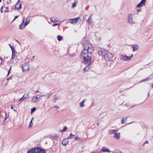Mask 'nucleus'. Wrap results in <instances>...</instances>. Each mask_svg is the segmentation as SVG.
Listing matches in <instances>:
<instances>
[{"mask_svg":"<svg viewBox=\"0 0 153 153\" xmlns=\"http://www.w3.org/2000/svg\"><path fill=\"white\" fill-rule=\"evenodd\" d=\"M5 9H8V7H5Z\"/></svg>","mask_w":153,"mask_h":153,"instance_id":"nucleus-54","label":"nucleus"},{"mask_svg":"<svg viewBox=\"0 0 153 153\" xmlns=\"http://www.w3.org/2000/svg\"><path fill=\"white\" fill-rule=\"evenodd\" d=\"M79 19L80 18L79 17H77L73 19H71L70 20V22L71 23L73 24L75 23H77Z\"/></svg>","mask_w":153,"mask_h":153,"instance_id":"nucleus-10","label":"nucleus"},{"mask_svg":"<svg viewBox=\"0 0 153 153\" xmlns=\"http://www.w3.org/2000/svg\"><path fill=\"white\" fill-rule=\"evenodd\" d=\"M54 108H58V109L59 108V107L57 106H54Z\"/></svg>","mask_w":153,"mask_h":153,"instance_id":"nucleus-46","label":"nucleus"},{"mask_svg":"<svg viewBox=\"0 0 153 153\" xmlns=\"http://www.w3.org/2000/svg\"><path fill=\"white\" fill-rule=\"evenodd\" d=\"M29 21V20H27V19L26 20V22H25V23L24 27H25L28 24Z\"/></svg>","mask_w":153,"mask_h":153,"instance_id":"nucleus-29","label":"nucleus"},{"mask_svg":"<svg viewBox=\"0 0 153 153\" xmlns=\"http://www.w3.org/2000/svg\"><path fill=\"white\" fill-rule=\"evenodd\" d=\"M62 37L60 35H58L57 36V39L59 41H60L62 40Z\"/></svg>","mask_w":153,"mask_h":153,"instance_id":"nucleus-25","label":"nucleus"},{"mask_svg":"<svg viewBox=\"0 0 153 153\" xmlns=\"http://www.w3.org/2000/svg\"><path fill=\"white\" fill-rule=\"evenodd\" d=\"M4 12H8L9 11L8 10H4Z\"/></svg>","mask_w":153,"mask_h":153,"instance_id":"nucleus-47","label":"nucleus"},{"mask_svg":"<svg viewBox=\"0 0 153 153\" xmlns=\"http://www.w3.org/2000/svg\"><path fill=\"white\" fill-rule=\"evenodd\" d=\"M124 120V118H123L122 119V120H121V123L122 124H123L124 123L123 122Z\"/></svg>","mask_w":153,"mask_h":153,"instance_id":"nucleus-41","label":"nucleus"},{"mask_svg":"<svg viewBox=\"0 0 153 153\" xmlns=\"http://www.w3.org/2000/svg\"><path fill=\"white\" fill-rule=\"evenodd\" d=\"M13 105H11V109H13Z\"/></svg>","mask_w":153,"mask_h":153,"instance_id":"nucleus-48","label":"nucleus"},{"mask_svg":"<svg viewBox=\"0 0 153 153\" xmlns=\"http://www.w3.org/2000/svg\"><path fill=\"white\" fill-rule=\"evenodd\" d=\"M101 152H109L110 151L109 149H106L105 147H103L101 150Z\"/></svg>","mask_w":153,"mask_h":153,"instance_id":"nucleus-17","label":"nucleus"},{"mask_svg":"<svg viewBox=\"0 0 153 153\" xmlns=\"http://www.w3.org/2000/svg\"><path fill=\"white\" fill-rule=\"evenodd\" d=\"M36 110V108L35 107L31 109V113H32L33 112H34Z\"/></svg>","mask_w":153,"mask_h":153,"instance_id":"nucleus-30","label":"nucleus"},{"mask_svg":"<svg viewBox=\"0 0 153 153\" xmlns=\"http://www.w3.org/2000/svg\"><path fill=\"white\" fill-rule=\"evenodd\" d=\"M2 8H3V6H2L1 7V9H0L1 12V13H2V12H3Z\"/></svg>","mask_w":153,"mask_h":153,"instance_id":"nucleus-43","label":"nucleus"},{"mask_svg":"<svg viewBox=\"0 0 153 153\" xmlns=\"http://www.w3.org/2000/svg\"><path fill=\"white\" fill-rule=\"evenodd\" d=\"M27 153H45L44 150L40 148H33L28 150Z\"/></svg>","mask_w":153,"mask_h":153,"instance_id":"nucleus-3","label":"nucleus"},{"mask_svg":"<svg viewBox=\"0 0 153 153\" xmlns=\"http://www.w3.org/2000/svg\"><path fill=\"white\" fill-rule=\"evenodd\" d=\"M51 96V93H48L47 95V98H49Z\"/></svg>","mask_w":153,"mask_h":153,"instance_id":"nucleus-33","label":"nucleus"},{"mask_svg":"<svg viewBox=\"0 0 153 153\" xmlns=\"http://www.w3.org/2000/svg\"><path fill=\"white\" fill-rule=\"evenodd\" d=\"M13 111L16 112H17V110L15 109H13Z\"/></svg>","mask_w":153,"mask_h":153,"instance_id":"nucleus-50","label":"nucleus"},{"mask_svg":"<svg viewBox=\"0 0 153 153\" xmlns=\"http://www.w3.org/2000/svg\"><path fill=\"white\" fill-rule=\"evenodd\" d=\"M120 59L125 61H129L130 60V57H128V56L124 55H121Z\"/></svg>","mask_w":153,"mask_h":153,"instance_id":"nucleus-8","label":"nucleus"},{"mask_svg":"<svg viewBox=\"0 0 153 153\" xmlns=\"http://www.w3.org/2000/svg\"><path fill=\"white\" fill-rule=\"evenodd\" d=\"M50 20L51 22H57V19L55 18L51 17L50 18Z\"/></svg>","mask_w":153,"mask_h":153,"instance_id":"nucleus-20","label":"nucleus"},{"mask_svg":"<svg viewBox=\"0 0 153 153\" xmlns=\"http://www.w3.org/2000/svg\"><path fill=\"white\" fill-rule=\"evenodd\" d=\"M85 9H86V10H88V8H87V7H86V8H85Z\"/></svg>","mask_w":153,"mask_h":153,"instance_id":"nucleus-55","label":"nucleus"},{"mask_svg":"<svg viewBox=\"0 0 153 153\" xmlns=\"http://www.w3.org/2000/svg\"><path fill=\"white\" fill-rule=\"evenodd\" d=\"M74 136V135L71 133L70 136L68 137L67 139H68L72 138Z\"/></svg>","mask_w":153,"mask_h":153,"instance_id":"nucleus-27","label":"nucleus"},{"mask_svg":"<svg viewBox=\"0 0 153 153\" xmlns=\"http://www.w3.org/2000/svg\"><path fill=\"white\" fill-rule=\"evenodd\" d=\"M117 131L116 130H110L108 131V133L110 134H114Z\"/></svg>","mask_w":153,"mask_h":153,"instance_id":"nucleus-19","label":"nucleus"},{"mask_svg":"<svg viewBox=\"0 0 153 153\" xmlns=\"http://www.w3.org/2000/svg\"><path fill=\"white\" fill-rule=\"evenodd\" d=\"M34 57H35V56H33V58H34Z\"/></svg>","mask_w":153,"mask_h":153,"instance_id":"nucleus-58","label":"nucleus"},{"mask_svg":"<svg viewBox=\"0 0 153 153\" xmlns=\"http://www.w3.org/2000/svg\"><path fill=\"white\" fill-rule=\"evenodd\" d=\"M5 115H6V113H5Z\"/></svg>","mask_w":153,"mask_h":153,"instance_id":"nucleus-61","label":"nucleus"},{"mask_svg":"<svg viewBox=\"0 0 153 153\" xmlns=\"http://www.w3.org/2000/svg\"><path fill=\"white\" fill-rule=\"evenodd\" d=\"M124 105L126 106L127 107H128V108H132L133 107H134V105H133V106H130L128 105V104H125Z\"/></svg>","mask_w":153,"mask_h":153,"instance_id":"nucleus-26","label":"nucleus"},{"mask_svg":"<svg viewBox=\"0 0 153 153\" xmlns=\"http://www.w3.org/2000/svg\"><path fill=\"white\" fill-rule=\"evenodd\" d=\"M76 0L75 1L74 3H73L72 5V7L73 8H74L76 6V4H77V1L76 2Z\"/></svg>","mask_w":153,"mask_h":153,"instance_id":"nucleus-24","label":"nucleus"},{"mask_svg":"<svg viewBox=\"0 0 153 153\" xmlns=\"http://www.w3.org/2000/svg\"><path fill=\"white\" fill-rule=\"evenodd\" d=\"M23 25L24 24H21V25L19 26V28L20 29H22L23 27Z\"/></svg>","mask_w":153,"mask_h":153,"instance_id":"nucleus-32","label":"nucleus"},{"mask_svg":"<svg viewBox=\"0 0 153 153\" xmlns=\"http://www.w3.org/2000/svg\"><path fill=\"white\" fill-rule=\"evenodd\" d=\"M39 98H40V99H41V97H45V95H39Z\"/></svg>","mask_w":153,"mask_h":153,"instance_id":"nucleus-40","label":"nucleus"},{"mask_svg":"<svg viewBox=\"0 0 153 153\" xmlns=\"http://www.w3.org/2000/svg\"><path fill=\"white\" fill-rule=\"evenodd\" d=\"M97 126H99V123H97Z\"/></svg>","mask_w":153,"mask_h":153,"instance_id":"nucleus-57","label":"nucleus"},{"mask_svg":"<svg viewBox=\"0 0 153 153\" xmlns=\"http://www.w3.org/2000/svg\"><path fill=\"white\" fill-rule=\"evenodd\" d=\"M127 118V117L125 118V119H124V121H126V120Z\"/></svg>","mask_w":153,"mask_h":153,"instance_id":"nucleus-51","label":"nucleus"},{"mask_svg":"<svg viewBox=\"0 0 153 153\" xmlns=\"http://www.w3.org/2000/svg\"><path fill=\"white\" fill-rule=\"evenodd\" d=\"M146 0H142L137 5V7H142L145 3Z\"/></svg>","mask_w":153,"mask_h":153,"instance_id":"nucleus-11","label":"nucleus"},{"mask_svg":"<svg viewBox=\"0 0 153 153\" xmlns=\"http://www.w3.org/2000/svg\"><path fill=\"white\" fill-rule=\"evenodd\" d=\"M90 153H96L95 151L91 152Z\"/></svg>","mask_w":153,"mask_h":153,"instance_id":"nucleus-52","label":"nucleus"},{"mask_svg":"<svg viewBox=\"0 0 153 153\" xmlns=\"http://www.w3.org/2000/svg\"><path fill=\"white\" fill-rule=\"evenodd\" d=\"M9 46L10 47V48H11H11H14L13 47L11 46V45H10V44H9Z\"/></svg>","mask_w":153,"mask_h":153,"instance_id":"nucleus-45","label":"nucleus"},{"mask_svg":"<svg viewBox=\"0 0 153 153\" xmlns=\"http://www.w3.org/2000/svg\"><path fill=\"white\" fill-rule=\"evenodd\" d=\"M59 25V24H58V23H56V24H54L53 25V27H55V26H58V25Z\"/></svg>","mask_w":153,"mask_h":153,"instance_id":"nucleus-37","label":"nucleus"},{"mask_svg":"<svg viewBox=\"0 0 153 153\" xmlns=\"http://www.w3.org/2000/svg\"><path fill=\"white\" fill-rule=\"evenodd\" d=\"M92 14H91L88 18V19L86 21L87 23L89 25H90L92 24V19L91 18V17L92 16Z\"/></svg>","mask_w":153,"mask_h":153,"instance_id":"nucleus-14","label":"nucleus"},{"mask_svg":"<svg viewBox=\"0 0 153 153\" xmlns=\"http://www.w3.org/2000/svg\"><path fill=\"white\" fill-rule=\"evenodd\" d=\"M19 15H18V16H16L15 17H14V19H13V20L12 21V22H13V21L16 19L17 18H18V17H19Z\"/></svg>","mask_w":153,"mask_h":153,"instance_id":"nucleus-39","label":"nucleus"},{"mask_svg":"<svg viewBox=\"0 0 153 153\" xmlns=\"http://www.w3.org/2000/svg\"><path fill=\"white\" fill-rule=\"evenodd\" d=\"M84 64L86 65H87L83 69V70L85 71H87L89 69L90 67H89V65L90 64L91 62H90V61H89V64H88L86 63H83Z\"/></svg>","mask_w":153,"mask_h":153,"instance_id":"nucleus-13","label":"nucleus"},{"mask_svg":"<svg viewBox=\"0 0 153 153\" xmlns=\"http://www.w3.org/2000/svg\"><path fill=\"white\" fill-rule=\"evenodd\" d=\"M1 0H0V2H1Z\"/></svg>","mask_w":153,"mask_h":153,"instance_id":"nucleus-62","label":"nucleus"},{"mask_svg":"<svg viewBox=\"0 0 153 153\" xmlns=\"http://www.w3.org/2000/svg\"><path fill=\"white\" fill-rule=\"evenodd\" d=\"M24 17H23V18L22 22L21 23V24H24V23L25 19H24Z\"/></svg>","mask_w":153,"mask_h":153,"instance_id":"nucleus-36","label":"nucleus"},{"mask_svg":"<svg viewBox=\"0 0 153 153\" xmlns=\"http://www.w3.org/2000/svg\"><path fill=\"white\" fill-rule=\"evenodd\" d=\"M11 50L12 51L11 59H13L15 57V50L14 48H11Z\"/></svg>","mask_w":153,"mask_h":153,"instance_id":"nucleus-18","label":"nucleus"},{"mask_svg":"<svg viewBox=\"0 0 153 153\" xmlns=\"http://www.w3.org/2000/svg\"><path fill=\"white\" fill-rule=\"evenodd\" d=\"M52 137L53 139L55 140H57L58 139V137L57 135L56 134H53L52 136Z\"/></svg>","mask_w":153,"mask_h":153,"instance_id":"nucleus-23","label":"nucleus"},{"mask_svg":"<svg viewBox=\"0 0 153 153\" xmlns=\"http://www.w3.org/2000/svg\"><path fill=\"white\" fill-rule=\"evenodd\" d=\"M133 14H129L128 16L127 22L130 25H132L134 23V22L133 19Z\"/></svg>","mask_w":153,"mask_h":153,"instance_id":"nucleus-5","label":"nucleus"},{"mask_svg":"<svg viewBox=\"0 0 153 153\" xmlns=\"http://www.w3.org/2000/svg\"><path fill=\"white\" fill-rule=\"evenodd\" d=\"M131 47L133 49V51L134 52L138 50L139 46L137 45H135L131 46Z\"/></svg>","mask_w":153,"mask_h":153,"instance_id":"nucleus-16","label":"nucleus"},{"mask_svg":"<svg viewBox=\"0 0 153 153\" xmlns=\"http://www.w3.org/2000/svg\"><path fill=\"white\" fill-rule=\"evenodd\" d=\"M80 139V138L78 137V136L76 135L74 139V140H75V141L77 140H79Z\"/></svg>","mask_w":153,"mask_h":153,"instance_id":"nucleus-31","label":"nucleus"},{"mask_svg":"<svg viewBox=\"0 0 153 153\" xmlns=\"http://www.w3.org/2000/svg\"><path fill=\"white\" fill-rule=\"evenodd\" d=\"M113 153H114V152H113Z\"/></svg>","mask_w":153,"mask_h":153,"instance_id":"nucleus-63","label":"nucleus"},{"mask_svg":"<svg viewBox=\"0 0 153 153\" xmlns=\"http://www.w3.org/2000/svg\"><path fill=\"white\" fill-rule=\"evenodd\" d=\"M19 2L20 0H18V2L15 5L16 8L18 11H19L22 8V4L21 3H19Z\"/></svg>","mask_w":153,"mask_h":153,"instance_id":"nucleus-9","label":"nucleus"},{"mask_svg":"<svg viewBox=\"0 0 153 153\" xmlns=\"http://www.w3.org/2000/svg\"><path fill=\"white\" fill-rule=\"evenodd\" d=\"M11 66H10V68H9V71H8V74H7V76L8 75V74H9V73L10 71L11 70Z\"/></svg>","mask_w":153,"mask_h":153,"instance_id":"nucleus-42","label":"nucleus"},{"mask_svg":"<svg viewBox=\"0 0 153 153\" xmlns=\"http://www.w3.org/2000/svg\"><path fill=\"white\" fill-rule=\"evenodd\" d=\"M36 92H37V93L39 92V91H38V90H37V91L35 92V93H36Z\"/></svg>","mask_w":153,"mask_h":153,"instance_id":"nucleus-53","label":"nucleus"},{"mask_svg":"<svg viewBox=\"0 0 153 153\" xmlns=\"http://www.w3.org/2000/svg\"><path fill=\"white\" fill-rule=\"evenodd\" d=\"M133 56V55L131 54V56H128V57H130V59H131V58Z\"/></svg>","mask_w":153,"mask_h":153,"instance_id":"nucleus-49","label":"nucleus"},{"mask_svg":"<svg viewBox=\"0 0 153 153\" xmlns=\"http://www.w3.org/2000/svg\"><path fill=\"white\" fill-rule=\"evenodd\" d=\"M67 129V128L66 126H65L64 127L63 129L61 131V132H64Z\"/></svg>","mask_w":153,"mask_h":153,"instance_id":"nucleus-28","label":"nucleus"},{"mask_svg":"<svg viewBox=\"0 0 153 153\" xmlns=\"http://www.w3.org/2000/svg\"><path fill=\"white\" fill-rule=\"evenodd\" d=\"M2 62V59L0 58V64Z\"/></svg>","mask_w":153,"mask_h":153,"instance_id":"nucleus-44","label":"nucleus"},{"mask_svg":"<svg viewBox=\"0 0 153 153\" xmlns=\"http://www.w3.org/2000/svg\"><path fill=\"white\" fill-rule=\"evenodd\" d=\"M148 143H149V142L148 141L146 140L143 143V145H144L146 143L148 144Z\"/></svg>","mask_w":153,"mask_h":153,"instance_id":"nucleus-38","label":"nucleus"},{"mask_svg":"<svg viewBox=\"0 0 153 153\" xmlns=\"http://www.w3.org/2000/svg\"><path fill=\"white\" fill-rule=\"evenodd\" d=\"M33 119V117L32 119H31V121H30V122L29 125V127H30L31 126V124L32 123V120Z\"/></svg>","mask_w":153,"mask_h":153,"instance_id":"nucleus-34","label":"nucleus"},{"mask_svg":"<svg viewBox=\"0 0 153 153\" xmlns=\"http://www.w3.org/2000/svg\"><path fill=\"white\" fill-rule=\"evenodd\" d=\"M114 153H121L120 151L119 150H115L114 151Z\"/></svg>","mask_w":153,"mask_h":153,"instance_id":"nucleus-35","label":"nucleus"},{"mask_svg":"<svg viewBox=\"0 0 153 153\" xmlns=\"http://www.w3.org/2000/svg\"><path fill=\"white\" fill-rule=\"evenodd\" d=\"M150 79L149 77H148L142 80H141V81H140V82H142L146 81H148V80H149Z\"/></svg>","mask_w":153,"mask_h":153,"instance_id":"nucleus-22","label":"nucleus"},{"mask_svg":"<svg viewBox=\"0 0 153 153\" xmlns=\"http://www.w3.org/2000/svg\"><path fill=\"white\" fill-rule=\"evenodd\" d=\"M152 88H153V83L152 84Z\"/></svg>","mask_w":153,"mask_h":153,"instance_id":"nucleus-56","label":"nucleus"},{"mask_svg":"<svg viewBox=\"0 0 153 153\" xmlns=\"http://www.w3.org/2000/svg\"><path fill=\"white\" fill-rule=\"evenodd\" d=\"M39 94L36 95V96H34L33 97L31 102L33 103H37L38 101L40 100L41 99L39 98Z\"/></svg>","mask_w":153,"mask_h":153,"instance_id":"nucleus-6","label":"nucleus"},{"mask_svg":"<svg viewBox=\"0 0 153 153\" xmlns=\"http://www.w3.org/2000/svg\"><path fill=\"white\" fill-rule=\"evenodd\" d=\"M85 102V100H84L82 101V102H80L79 103V106H80V107H83L84 106V103Z\"/></svg>","mask_w":153,"mask_h":153,"instance_id":"nucleus-21","label":"nucleus"},{"mask_svg":"<svg viewBox=\"0 0 153 153\" xmlns=\"http://www.w3.org/2000/svg\"><path fill=\"white\" fill-rule=\"evenodd\" d=\"M21 68L22 69V71H28L30 68V66L29 63L27 62L24 63L21 66Z\"/></svg>","mask_w":153,"mask_h":153,"instance_id":"nucleus-4","label":"nucleus"},{"mask_svg":"<svg viewBox=\"0 0 153 153\" xmlns=\"http://www.w3.org/2000/svg\"><path fill=\"white\" fill-rule=\"evenodd\" d=\"M30 93V92H28L26 94H25L21 98L19 99V101L22 102L25 100L27 99L29 97V95Z\"/></svg>","mask_w":153,"mask_h":153,"instance_id":"nucleus-7","label":"nucleus"},{"mask_svg":"<svg viewBox=\"0 0 153 153\" xmlns=\"http://www.w3.org/2000/svg\"><path fill=\"white\" fill-rule=\"evenodd\" d=\"M114 137L116 138L117 139L119 140L120 137V133H117L116 132L114 134V135L113 136Z\"/></svg>","mask_w":153,"mask_h":153,"instance_id":"nucleus-15","label":"nucleus"},{"mask_svg":"<svg viewBox=\"0 0 153 153\" xmlns=\"http://www.w3.org/2000/svg\"><path fill=\"white\" fill-rule=\"evenodd\" d=\"M139 11H140L139 10H137V12H139Z\"/></svg>","mask_w":153,"mask_h":153,"instance_id":"nucleus-59","label":"nucleus"},{"mask_svg":"<svg viewBox=\"0 0 153 153\" xmlns=\"http://www.w3.org/2000/svg\"><path fill=\"white\" fill-rule=\"evenodd\" d=\"M84 50L81 53V56L83 57L84 61L83 63L89 64V61L91 60V53L93 52L94 48L91 44L88 41H86L83 44Z\"/></svg>","mask_w":153,"mask_h":153,"instance_id":"nucleus-1","label":"nucleus"},{"mask_svg":"<svg viewBox=\"0 0 153 153\" xmlns=\"http://www.w3.org/2000/svg\"><path fill=\"white\" fill-rule=\"evenodd\" d=\"M68 140L67 138L64 139L62 140V143L63 146H65L68 144Z\"/></svg>","mask_w":153,"mask_h":153,"instance_id":"nucleus-12","label":"nucleus"},{"mask_svg":"<svg viewBox=\"0 0 153 153\" xmlns=\"http://www.w3.org/2000/svg\"><path fill=\"white\" fill-rule=\"evenodd\" d=\"M6 119H7L6 117L5 118V120H6Z\"/></svg>","mask_w":153,"mask_h":153,"instance_id":"nucleus-60","label":"nucleus"},{"mask_svg":"<svg viewBox=\"0 0 153 153\" xmlns=\"http://www.w3.org/2000/svg\"><path fill=\"white\" fill-rule=\"evenodd\" d=\"M98 53L99 56H104V59L107 61L110 60L113 56L112 53H109L106 50H100Z\"/></svg>","mask_w":153,"mask_h":153,"instance_id":"nucleus-2","label":"nucleus"}]
</instances>
